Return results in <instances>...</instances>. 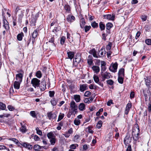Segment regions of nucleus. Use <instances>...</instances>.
Instances as JSON below:
<instances>
[{
  "label": "nucleus",
  "instance_id": "nucleus-7",
  "mask_svg": "<svg viewBox=\"0 0 151 151\" xmlns=\"http://www.w3.org/2000/svg\"><path fill=\"white\" fill-rule=\"evenodd\" d=\"M81 57L80 56H76L75 58L73 60L74 64L76 66L81 60Z\"/></svg>",
  "mask_w": 151,
  "mask_h": 151
},
{
  "label": "nucleus",
  "instance_id": "nucleus-61",
  "mask_svg": "<svg viewBox=\"0 0 151 151\" xmlns=\"http://www.w3.org/2000/svg\"><path fill=\"white\" fill-rule=\"evenodd\" d=\"M7 108L10 111H13L14 109V108L11 105H9L7 106Z\"/></svg>",
  "mask_w": 151,
  "mask_h": 151
},
{
  "label": "nucleus",
  "instance_id": "nucleus-38",
  "mask_svg": "<svg viewBox=\"0 0 151 151\" xmlns=\"http://www.w3.org/2000/svg\"><path fill=\"white\" fill-rule=\"evenodd\" d=\"M47 137L49 139L53 138L55 136L54 135L52 132H50L48 133L47 134Z\"/></svg>",
  "mask_w": 151,
  "mask_h": 151
},
{
  "label": "nucleus",
  "instance_id": "nucleus-14",
  "mask_svg": "<svg viewBox=\"0 0 151 151\" xmlns=\"http://www.w3.org/2000/svg\"><path fill=\"white\" fill-rule=\"evenodd\" d=\"M21 127L20 129V131L22 133H25L27 130L25 125H23L22 123H20Z\"/></svg>",
  "mask_w": 151,
  "mask_h": 151
},
{
  "label": "nucleus",
  "instance_id": "nucleus-30",
  "mask_svg": "<svg viewBox=\"0 0 151 151\" xmlns=\"http://www.w3.org/2000/svg\"><path fill=\"white\" fill-rule=\"evenodd\" d=\"M90 53L92 54L94 57L98 58V57L97 55L96 51L94 48L93 49L90 51Z\"/></svg>",
  "mask_w": 151,
  "mask_h": 151
},
{
  "label": "nucleus",
  "instance_id": "nucleus-21",
  "mask_svg": "<svg viewBox=\"0 0 151 151\" xmlns=\"http://www.w3.org/2000/svg\"><path fill=\"white\" fill-rule=\"evenodd\" d=\"M21 82L19 81H15L14 83V86L15 89H18L19 88Z\"/></svg>",
  "mask_w": 151,
  "mask_h": 151
},
{
  "label": "nucleus",
  "instance_id": "nucleus-11",
  "mask_svg": "<svg viewBox=\"0 0 151 151\" xmlns=\"http://www.w3.org/2000/svg\"><path fill=\"white\" fill-rule=\"evenodd\" d=\"M23 76V75L21 73H19L16 74V79L17 81H19L21 83L22 81Z\"/></svg>",
  "mask_w": 151,
  "mask_h": 151
},
{
  "label": "nucleus",
  "instance_id": "nucleus-35",
  "mask_svg": "<svg viewBox=\"0 0 151 151\" xmlns=\"http://www.w3.org/2000/svg\"><path fill=\"white\" fill-rule=\"evenodd\" d=\"M64 8L66 12L70 13V6L68 4H65L64 6Z\"/></svg>",
  "mask_w": 151,
  "mask_h": 151
},
{
  "label": "nucleus",
  "instance_id": "nucleus-55",
  "mask_svg": "<svg viewBox=\"0 0 151 151\" xmlns=\"http://www.w3.org/2000/svg\"><path fill=\"white\" fill-rule=\"evenodd\" d=\"M65 38L64 36H63L61 38L60 43L62 45H63L65 42Z\"/></svg>",
  "mask_w": 151,
  "mask_h": 151
},
{
  "label": "nucleus",
  "instance_id": "nucleus-24",
  "mask_svg": "<svg viewBox=\"0 0 151 151\" xmlns=\"http://www.w3.org/2000/svg\"><path fill=\"white\" fill-rule=\"evenodd\" d=\"M0 110L7 111V109H6V105L2 102H0Z\"/></svg>",
  "mask_w": 151,
  "mask_h": 151
},
{
  "label": "nucleus",
  "instance_id": "nucleus-48",
  "mask_svg": "<svg viewBox=\"0 0 151 151\" xmlns=\"http://www.w3.org/2000/svg\"><path fill=\"white\" fill-rule=\"evenodd\" d=\"M31 36H30L29 37H28V39L27 40H26L25 39H24V40L26 42V43L27 44V46H28L29 43L30 42L31 40Z\"/></svg>",
  "mask_w": 151,
  "mask_h": 151
},
{
  "label": "nucleus",
  "instance_id": "nucleus-53",
  "mask_svg": "<svg viewBox=\"0 0 151 151\" xmlns=\"http://www.w3.org/2000/svg\"><path fill=\"white\" fill-rule=\"evenodd\" d=\"M3 27H4L6 31H8L10 27L9 26V23L6 25L3 24Z\"/></svg>",
  "mask_w": 151,
  "mask_h": 151
},
{
  "label": "nucleus",
  "instance_id": "nucleus-29",
  "mask_svg": "<svg viewBox=\"0 0 151 151\" xmlns=\"http://www.w3.org/2000/svg\"><path fill=\"white\" fill-rule=\"evenodd\" d=\"M99 28L101 31L104 30L105 29V25L104 22H100L99 23Z\"/></svg>",
  "mask_w": 151,
  "mask_h": 151
},
{
  "label": "nucleus",
  "instance_id": "nucleus-18",
  "mask_svg": "<svg viewBox=\"0 0 151 151\" xmlns=\"http://www.w3.org/2000/svg\"><path fill=\"white\" fill-rule=\"evenodd\" d=\"M92 69L94 72L96 74L98 73L100 71V68L98 66H93L92 67Z\"/></svg>",
  "mask_w": 151,
  "mask_h": 151
},
{
  "label": "nucleus",
  "instance_id": "nucleus-62",
  "mask_svg": "<svg viewBox=\"0 0 151 151\" xmlns=\"http://www.w3.org/2000/svg\"><path fill=\"white\" fill-rule=\"evenodd\" d=\"M91 94V93L89 91H86L84 93V96L86 97H88Z\"/></svg>",
  "mask_w": 151,
  "mask_h": 151
},
{
  "label": "nucleus",
  "instance_id": "nucleus-3",
  "mask_svg": "<svg viewBox=\"0 0 151 151\" xmlns=\"http://www.w3.org/2000/svg\"><path fill=\"white\" fill-rule=\"evenodd\" d=\"M101 76H102V80L104 81L106 79H108L112 77V76L110 74L107 72L104 73L103 72H101Z\"/></svg>",
  "mask_w": 151,
  "mask_h": 151
},
{
  "label": "nucleus",
  "instance_id": "nucleus-19",
  "mask_svg": "<svg viewBox=\"0 0 151 151\" xmlns=\"http://www.w3.org/2000/svg\"><path fill=\"white\" fill-rule=\"evenodd\" d=\"M86 23L85 19L83 18L80 19V24L81 28H83L84 26L86 24Z\"/></svg>",
  "mask_w": 151,
  "mask_h": 151
},
{
  "label": "nucleus",
  "instance_id": "nucleus-8",
  "mask_svg": "<svg viewBox=\"0 0 151 151\" xmlns=\"http://www.w3.org/2000/svg\"><path fill=\"white\" fill-rule=\"evenodd\" d=\"M40 86H39L40 88L41 91H43L46 89V82L45 81H42L40 84Z\"/></svg>",
  "mask_w": 151,
  "mask_h": 151
},
{
  "label": "nucleus",
  "instance_id": "nucleus-50",
  "mask_svg": "<svg viewBox=\"0 0 151 151\" xmlns=\"http://www.w3.org/2000/svg\"><path fill=\"white\" fill-rule=\"evenodd\" d=\"M146 44L148 45H151V39H147L145 40Z\"/></svg>",
  "mask_w": 151,
  "mask_h": 151
},
{
  "label": "nucleus",
  "instance_id": "nucleus-4",
  "mask_svg": "<svg viewBox=\"0 0 151 151\" xmlns=\"http://www.w3.org/2000/svg\"><path fill=\"white\" fill-rule=\"evenodd\" d=\"M140 132V131L138 124H135L132 128V134H139Z\"/></svg>",
  "mask_w": 151,
  "mask_h": 151
},
{
  "label": "nucleus",
  "instance_id": "nucleus-59",
  "mask_svg": "<svg viewBox=\"0 0 151 151\" xmlns=\"http://www.w3.org/2000/svg\"><path fill=\"white\" fill-rule=\"evenodd\" d=\"M74 113L73 112L70 111V109H69V111H68L67 115V117L68 118H70L71 116Z\"/></svg>",
  "mask_w": 151,
  "mask_h": 151
},
{
  "label": "nucleus",
  "instance_id": "nucleus-32",
  "mask_svg": "<svg viewBox=\"0 0 151 151\" xmlns=\"http://www.w3.org/2000/svg\"><path fill=\"white\" fill-rule=\"evenodd\" d=\"M74 99L76 102H79L80 101V96L78 95H75L74 96Z\"/></svg>",
  "mask_w": 151,
  "mask_h": 151
},
{
  "label": "nucleus",
  "instance_id": "nucleus-64",
  "mask_svg": "<svg viewBox=\"0 0 151 151\" xmlns=\"http://www.w3.org/2000/svg\"><path fill=\"white\" fill-rule=\"evenodd\" d=\"M76 145H77V146H78V145L77 144H72L70 146V148L71 150L72 149H75L76 148Z\"/></svg>",
  "mask_w": 151,
  "mask_h": 151
},
{
  "label": "nucleus",
  "instance_id": "nucleus-42",
  "mask_svg": "<svg viewBox=\"0 0 151 151\" xmlns=\"http://www.w3.org/2000/svg\"><path fill=\"white\" fill-rule=\"evenodd\" d=\"M36 76L38 78H40L42 77V74L40 71H37L36 73Z\"/></svg>",
  "mask_w": 151,
  "mask_h": 151
},
{
  "label": "nucleus",
  "instance_id": "nucleus-54",
  "mask_svg": "<svg viewBox=\"0 0 151 151\" xmlns=\"http://www.w3.org/2000/svg\"><path fill=\"white\" fill-rule=\"evenodd\" d=\"M36 130L37 132V133L39 135H42V132L41 130L39 129L38 127H37L36 128Z\"/></svg>",
  "mask_w": 151,
  "mask_h": 151
},
{
  "label": "nucleus",
  "instance_id": "nucleus-36",
  "mask_svg": "<svg viewBox=\"0 0 151 151\" xmlns=\"http://www.w3.org/2000/svg\"><path fill=\"white\" fill-rule=\"evenodd\" d=\"M79 108L80 111H83L85 109V104L83 103H81L79 105Z\"/></svg>",
  "mask_w": 151,
  "mask_h": 151
},
{
  "label": "nucleus",
  "instance_id": "nucleus-45",
  "mask_svg": "<svg viewBox=\"0 0 151 151\" xmlns=\"http://www.w3.org/2000/svg\"><path fill=\"white\" fill-rule=\"evenodd\" d=\"M102 122L101 121H99L96 124V127L98 129H100L101 127Z\"/></svg>",
  "mask_w": 151,
  "mask_h": 151
},
{
  "label": "nucleus",
  "instance_id": "nucleus-27",
  "mask_svg": "<svg viewBox=\"0 0 151 151\" xmlns=\"http://www.w3.org/2000/svg\"><path fill=\"white\" fill-rule=\"evenodd\" d=\"M113 24L110 22L108 23L106 25V29L107 30H108L109 31V29H110L113 27ZM109 33H110V32H107Z\"/></svg>",
  "mask_w": 151,
  "mask_h": 151
},
{
  "label": "nucleus",
  "instance_id": "nucleus-2",
  "mask_svg": "<svg viewBox=\"0 0 151 151\" xmlns=\"http://www.w3.org/2000/svg\"><path fill=\"white\" fill-rule=\"evenodd\" d=\"M40 81L36 78H33L31 80V83L32 86L35 88L39 86Z\"/></svg>",
  "mask_w": 151,
  "mask_h": 151
},
{
  "label": "nucleus",
  "instance_id": "nucleus-44",
  "mask_svg": "<svg viewBox=\"0 0 151 151\" xmlns=\"http://www.w3.org/2000/svg\"><path fill=\"white\" fill-rule=\"evenodd\" d=\"M123 76H118V81L119 83L121 84H122L123 83Z\"/></svg>",
  "mask_w": 151,
  "mask_h": 151
},
{
  "label": "nucleus",
  "instance_id": "nucleus-28",
  "mask_svg": "<svg viewBox=\"0 0 151 151\" xmlns=\"http://www.w3.org/2000/svg\"><path fill=\"white\" fill-rule=\"evenodd\" d=\"M124 69L123 68L120 69L118 72V76H124Z\"/></svg>",
  "mask_w": 151,
  "mask_h": 151
},
{
  "label": "nucleus",
  "instance_id": "nucleus-5",
  "mask_svg": "<svg viewBox=\"0 0 151 151\" xmlns=\"http://www.w3.org/2000/svg\"><path fill=\"white\" fill-rule=\"evenodd\" d=\"M47 116L48 119L52 120L53 119H56L57 117L56 114L52 111H51L47 113Z\"/></svg>",
  "mask_w": 151,
  "mask_h": 151
},
{
  "label": "nucleus",
  "instance_id": "nucleus-10",
  "mask_svg": "<svg viewBox=\"0 0 151 151\" xmlns=\"http://www.w3.org/2000/svg\"><path fill=\"white\" fill-rule=\"evenodd\" d=\"M101 72H104L106 70V63L104 61H101Z\"/></svg>",
  "mask_w": 151,
  "mask_h": 151
},
{
  "label": "nucleus",
  "instance_id": "nucleus-12",
  "mask_svg": "<svg viewBox=\"0 0 151 151\" xmlns=\"http://www.w3.org/2000/svg\"><path fill=\"white\" fill-rule=\"evenodd\" d=\"M67 19L68 22L71 23L75 21V18L74 16L69 14L68 16Z\"/></svg>",
  "mask_w": 151,
  "mask_h": 151
},
{
  "label": "nucleus",
  "instance_id": "nucleus-51",
  "mask_svg": "<svg viewBox=\"0 0 151 151\" xmlns=\"http://www.w3.org/2000/svg\"><path fill=\"white\" fill-rule=\"evenodd\" d=\"M148 111L149 112H150L151 111V101L149 99V101L147 105Z\"/></svg>",
  "mask_w": 151,
  "mask_h": 151
},
{
  "label": "nucleus",
  "instance_id": "nucleus-25",
  "mask_svg": "<svg viewBox=\"0 0 151 151\" xmlns=\"http://www.w3.org/2000/svg\"><path fill=\"white\" fill-rule=\"evenodd\" d=\"M139 134H132V138L134 140V141L135 142L137 141L138 140L139 138Z\"/></svg>",
  "mask_w": 151,
  "mask_h": 151
},
{
  "label": "nucleus",
  "instance_id": "nucleus-34",
  "mask_svg": "<svg viewBox=\"0 0 151 151\" xmlns=\"http://www.w3.org/2000/svg\"><path fill=\"white\" fill-rule=\"evenodd\" d=\"M50 139V141L51 145H54L56 142V138L55 137Z\"/></svg>",
  "mask_w": 151,
  "mask_h": 151
},
{
  "label": "nucleus",
  "instance_id": "nucleus-63",
  "mask_svg": "<svg viewBox=\"0 0 151 151\" xmlns=\"http://www.w3.org/2000/svg\"><path fill=\"white\" fill-rule=\"evenodd\" d=\"M103 111V108L100 109H99V111L96 112V115L97 116H99L100 115V113L102 112Z\"/></svg>",
  "mask_w": 151,
  "mask_h": 151
},
{
  "label": "nucleus",
  "instance_id": "nucleus-13",
  "mask_svg": "<svg viewBox=\"0 0 151 151\" xmlns=\"http://www.w3.org/2000/svg\"><path fill=\"white\" fill-rule=\"evenodd\" d=\"M118 64L117 63H115L113 64L112 65V68L113 69V70H112L111 69V67H110L109 68V70L112 72H115L116 71V70L117 68Z\"/></svg>",
  "mask_w": 151,
  "mask_h": 151
},
{
  "label": "nucleus",
  "instance_id": "nucleus-40",
  "mask_svg": "<svg viewBox=\"0 0 151 151\" xmlns=\"http://www.w3.org/2000/svg\"><path fill=\"white\" fill-rule=\"evenodd\" d=\"M80 120L76 118L74 120V123L76 125H79L80 124Z\"/></svg>",
  "mask_w": 151,
  "mask_h": 151
},
{
  "label": "nucleus",
  "instance_id": "nucleus-41",
  "mask_svg": "<svg viewBox=\"0 0 151 151\" xmlns=\"http://www.w3.org/2000/svg\"><path fill=\"white\" fill-rule=\"evenodd\" d=\"M147 93V92L146 91H145V90H143V93L144 96L145 97V101H147V98H148Z\"/></svg>",
  "mask_w": 151,
  "mask_h": 151
},
{
  "label": "nucleus",
  "instance_id": "nucleus-6",
  "mask_svg": "<svg viewBox=\"0 0 151 151\" xmlns=\"http://www.w3.org/2000/svg\"><path fill=\"white\" fill-rule=\"evenodd\" d=\"M131 138L130 137V135L127 133V135L124 138V142L126 146L130 143L131 141Z\"/></svg>",
  "mask_w": 151,
  "mask_h": 151
},
{
  "label": "nucleus",
  "instance_id": "nucleus-15",
  "mask_svg": "<svg viewBox=\"0 0 151 151\" xmlns=\"http://www.w3.org/2000/svg\"><path fill=\"white\" fill-rule=\"evenodd\" d=\"M106 53V52L104 49L101 48V50L99 51L98 54L100 57H102L104 56Z\"/></svg>",
  "mask_w": 151,
  "mask_h": 151
},
{
  "label": "nucleus",
  "instance_id": "nucleus-58",
  "mask_svg": "<svg viewBox=\"0 0 151 151\" xmlns=\"http://www.w3.org/2000/svg\"><path fill=\"white\" fill-rule=\"evenodd\" d=\"M107 83L108 84L110 85H113L114 82L112 80H109L106 81Z\"/></svg>",
  "mask_w": 151,
  "mask_h": 151
},
{
  "label": "nucleus",
  "instance_id": "nucleus-9",
  "mask_svg": "<svg viewBox=\"0 0 151 151\" xmlns=\"http://www.w3.org/2000/svg\"><path fill=\"white\" fill-rule=\"evenodd\" d=\"M104 19H106L109 20H114V16H111V14H106L103 16Z\"/></svg>",
  "mask_w": 151,
  "mask_h": 151
},
{
  "label": "nucleus",
  "instance_id": "nucleus-57",
  "mask_svg": "<svg viewBox=\"0 0 151 151\" xmlns=\"http://www.w3.org/2000/svg\"><path fill=\"white\" fill-rule=\"evenodd\" d=\"M49 96L51 97H52L54 96L55 93V91H50L49 92Z\"/></svg>",
  "mask_w": 151,
  "mask_h": 151
},
{
  "label": "nucleus",
  "instance_id": "nucleus-16",
  "mask_svg": "<svg viewBox=\"0 0 151 151\" xmlns=\"http://www.w3.org/2000/svg\"><path fill=\"white\" fill-rule=\"evenodd\" d=\"M34 149L35 150L38 151H42L43 150L42 146L38 145H35L34 146Z\"/></svg>",
  "mask_w": 151,
  "mask_h": 151
},
{
  "label": "nucleus",
  "instance_id": "nucleus-33",
  "mask_svg": "<svg viewBox=\"0 0 151 151\" xmlns=\"http://www.w3.org/2000/svg\"><path fill=\"white\" fill-rule=\"evenodd\" d=\"M24 36V34L22 32L20 33L17 36V39L19 41H21L22 39V37Z\"/></svg>",
  "mask_w": 151,
  "mask_h": 151
},
{
  "label": "nucleus",
  "instance_id": "nucleus-1",
  "mask_svg": "<svg viewBox=\"0 0 151 151\" xmlns=\"http://www.w3.org/2000/svg\"><path fill=\"white\" fill-rule=\"evenodd\" d=\"M70 110L73 111L75 114H76L77 111V110L78 108V106L76 105V103L73 101H72L70 104Z\"/></svg>",
  "mask_w": 151,
  "mask_h": 151
},
{
  "label": "nucleus",
  "instance_id": "nucleus-31",
  "mask_svg": "<svg viewBox=\"0 0 151 151\" xmlns=\"http://www.w3.org/2000/svg\"><path fill=\"white\" fill-rule=\"evenodd\" d=\"M67 54L69 58L71 60L74 56V53L73 52L69 51L67 52Z\"/></svg>",
  "mask_w": 151,
  "mask_h": 151
},
{
  "label": "nucleus",
  "instance_id": "nucleus-56",
  "mask_svg": "<svg viewBox=\"0 0 151 151\" xmlns=\"http://www.w3.org/2000/svg\"><path fill=\"white\" fill-rule=\"evenodd\" d=\"M55 40V38L54 37H52L49 40V42L51 43H52L53 44V45L54 46H55V44L54 43Z\"/></svg>",
  "mask_w": 151,
  "mask_h": 151
},
{
  "label": "nucleus",
  "instance_id": "nucleus-23",
  "mask_svg": "<svg viewBox=\"0 0 151 151\" xmlns=\"http://www.w3.org/2000/svg\"><path fill=\"white\" fill-rule=\"evenodd\" d=\"M80 90L81 92H83L87 89V84L81 85L80 86Z\"/></svg>",
  "mask_w": 151,
  "mask_h": 151
},
{
  "label": "nucleus",
  "instance_id": "nucleus-22",
  "mask_svg": "<svg viewBox=\"0 0 151 151\" xmlns=\"http://www.w3.org/2000/svg\"><path fill=\"white\" fill-rule=\"evenodd\" d=\"M144 79L146 85L149 88L150 87V85L151 82L150 78L148 77H146V78H145Z\"/></svg>",
  "mask_w": 151,
  "mask_h": 151
},
{
  "label": "nucleus",
  "instance_id": "nucleus-20",
  "mask_svg": "<svg viewBox=\"0 0 151 151\" xmlns=\"http://www.w3.org/2000/svg\"><path fill=\"white\" fill-rule=\"evenodd\" d=\"M93 58L91 55H89L88 59H87V63L89 65H91L93 64V61L92 60Z\"/></svg>",
  "mask_w": 151,
  "mask_h": 151
},
{
  "label": "nucleus",
  "instance_id": "nucleus-17",
  "mask_svg": "<svg viewBox=\"0 0 151 151\" xmlns=\"http://www.w3.org/2000/svg\"><path fill=\"white\" fill-rule=\"evenodd\" d=\"M22 146L24 147L27 148L29 150H31L33 148V146L32 145L29 144L26 142L23 143L22 144Z\"/></svg>",
  "mask_w": 151,
  "mask_h": 151
},
{
  "label": "nucleus",
  "instance_id": "nucleus-39",
  "mask_svg": "<svg viewBox=\"0 0 151 151\" xmlns=\"http://www.w3.org/2000/svg\"><path fill=\"white\" fill-rule=\"evenodd\" d=\"M20 11L21 12V13L19 15V17L18 18V21L19 23H21L22 22V20L23 16V12L22 13L21 11Z\"/></svg>",
  "mask_w": 151,
  "mask_h": 151
},
{
  "label": "nucleus",
  "instance_id": "nucleus-46",
  "mask_svg": "<svg viewBox=\"0 0 151 151\" xmlns=\"http://www.w3.org/2000/svg\"><path fill=\"white\" fill-rule=\"evenodd\" d=\"M85 32H87L88 31L90 30L91 28V27L90 26H86L85 27H84Z\"/></svg>",
  "mask_w": 151,
  "mask_h": 151
},
{
  "label": "nucleus",
  "instance_id": "nucleus-26",
  "mask_svg": "<svg viewBox=\"0 0 151 151\" xmlns=\"http://www.w3.org/2000/svg\"><path fill=\"white\" fill-rule=\"evenodd\" d=\"M38 31L39 30L37 29L34 31L32 35V38H35L37 37Z\"/></svg>",
  "mask_w": 151,
  "mask_h": 151
},
{
  "label": "nucleus",
  "instance_id": "nucleus-49",
  "mask_svg": "<svg viewBox=\"0 0 151 151\" xmlns=\"http://www.w3.org/2000/svg\"><path fill=\"white\" fill-rule=\"evenodd\" d=\"M30 115L34 118L36 117V115L35 111H31L30 112Z\"/></svg>",
  "mask_w": 151,
  "mask_h": 151
},
{
  "label": "nucleus",
  "instance_id": "nucleus-47",
  "mask_svg": "<svg viewBox=\"0 0 151 151\" xmlns=\"http://www.w3.org/2000/svg\"><path fill=\"white\" fill-rule=\"evenodd\" d=\"M93 79L95 82L97 83L99 81V79L98 77L96 75H94L93 77Z\"/></svg>",
  "mask_w": 151,
  "mask_h": 151
},
{
  "label": "nucleus",
  "instance_id": "nucleus-52",
  "mask_svg": "<svg viewBox=\"0 0 151 151\" xmlns=\"http://www.w3.org/2000/svg\"><path fill=\"white\" fill-rule=\"evenodd\" d=\"M50 102L51 104L53 106H55L57 104V102L54 99H51Z\"/></svg>",
  "mask_w": 151,
  "mask_h": 151
},
{
  "label": "nucleus",
  "instance_id": "nucleus-43",
  "mask_svg": "<svg viewBox=\"0 0 151 151\" xmlns=\"http://www.w3.org/2000/svg\"><path fill=\"white\" fill-rule=\"evenodd\" d=\"M112 43L111 42H109L108 45L106 46V49L107 50H109L111 48Z\"/></svg>",
  "mask_w": 151,
  "mask_h": 151
},
{
  "label": "nucleus",
  "instance_id": "nucleus-37",
  "mask_svg": "<svg viewBox=\"0 0 151 151\" xmlns=\"http://www.w3.org/2000/svg\"><path fill=\"white\" fill-rule=\"evenodd\" d=\"M92 27L93 28H96L98 27V23L96 22L95 21H94L91 24Z\"/></svg>",
  "mask_w": 151,
  "mask_h": 151
},
{
  "label": "nucleus",
  "instance_id": "nucleus-60",
  "mask_svg": "<svg viewBox=\"0 0 151 151\" xmlns=\"http://www.w3.org/2000/svg\"><path fill=\"white\" fill-rule=\"evenodd\" d=\"M64 116V114H62L61 115H59L58 116V119L57 121L59 122V121H60V120H61V119H62L63 118Z\"/></svg>",
  "mask_w": 151,
  "mask_h": 151
}]
</instances>
